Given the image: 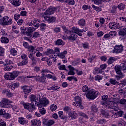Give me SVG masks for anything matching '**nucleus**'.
I'll use <instances>...</instances> for the list:
<instances>
[{
	"mask_svg": "<svg viewBox=\"0 0 126 126\" xmlns=\"http://www.w3.org/2000/svg\"><path fill=\"white\" fill-rule=\"evenodd\" d=\"M126 125V123L125 122L121 121L118 122L119 126H124Z\"/></svg>",
	"mask_w": 126,
	"mask_h": 126,
	"instance_id": "nucleus-58",
	"label": "nucleus"
},
{
	"mask_svg": "<svg viewBox=\"0 0 126 126\" xmlns=\"http://www.w3.org/2000/svg\"><path fill=\"white\" fill-rule=\"evenodd\" d=\"M78 24L80 26H84L85 25V20L83 19H81L78 21Z\"/></svg>",
	"mask_w": 126,
	"mask_h": 126,
	"instance_id": "nucleus-39",
	"label": "nucleus"
},
{
	"mask_svg": "<svg viewBox=\"0 0 126 126\" xmlns=\"http://www.w3.org/2000/svg\"><path fill=\"white\" fill-rule=\"evenodd\" d=\"M10 53L13 56H16L17 55V51L14 48L10 50Z\"/></svg>",
	"mask_w": 126,
	"mask_h": 126,
	"instance_id": "nucleus-43",
	"label": "nucleus"
},
{
	"mask_svg": "<svg viewBox=\"0 0 126 126\" xmlns=\"http://www.w3.org/2000/svg\"><path fill=\"white\" fill-rule=\"evenodd\" d=\"M0 24L3 26L11 25L12 24V19H9L8 16H5L0 19Z\"/></svg>",
	"mask_w": 126,
	"mask_h": 126,
	"instance_id": "nucleus-5",
	"label": "nucleus"
},
{
	"mask_svg": "<svg viewBox=\"0 0 126 126\" xmlns=\"http://www.w3.org/2000/svg\"><path fill=\"white\" fill-rule=\"evenodd\" d=\"M123 113L124 112H123L122 111H119L117 113H115L114 114V117L115 118H119V117H122Z\"/></svg>",
	"mask_w": 126,
	"mask_h": 126,
	"instance_id": "nucleus-34",
	"label": "nucleus"
},
{
	"mask_svg": "<svg viewBox=\"0 0 126 126\" xmlns=\"http://www.w3.org/2000/svg\"><path fill=\"white\" fill-rule=\"evenodd\" d=\"M73 31L74 32H81V33H83L84 32H86V29H82V30L79 29L78 28L74 27L73 28Z\"/></svg>",
	"mask_w": 126,
	"mask_h": 126,
	"instance_id": "nucleus-25",
	"label": "nucleus"
},
{
	"mask_svg": "<svg viewBox=\"0 0 126 126\" xmlns=\"http://www.w3.org/2000/svg\"><path fill=\"white\" fill-rule=\"evenodd\" d=\"M103 35H104V32H103L102 31L98 32H97L98 37H102Z\"/></svg>",
	"mask_w": 126,
	"mask_h": 126,
	"instance_id": "nucleus-63",
	"label": "nucleus"
},
{
	"mask_svg": "<svg viewBox=\"0 0 126 126\" xmlns=\"http://www.w3.org/2000/svg\"><path fill=\"white\" fill-rule=\"evenodd\" d=\"M109 82L111 84H113L114 85L117 84L118 85H120V86H121V84H120V83H119L118 81H116V80L114 79H110L109 80Z\"/></svg>",
	"mask_w": 126,
	"mask_h": 126,
	"instance_id": "nucleus-33",
	"label": "nucleus"
},
{
	"mask_svg": "<svg viewBox=\"0 0 126 126\" xmlns=\"http://www.w3.org/2000/svg\"><path fill=\"white\" fill-rule=\"evenodd\" d=\"M19 86V84L18 83H10V86H9V88L13 90V89H15V88H17Z\"/></svg>",
	"mask_w": 126,
	"mask_h": 126,
	"instance_id": "nucleus-19",
	"label": "nucleus"
},
{
	"mask_svg": "<svg viewBox=\"0 0 126 126\" xmlns=\"http://www.w3.org/2000/svg\"><path fill=\"white\" fill-rule=\"evenodd\" d=\"M20 29L21 30L22 33H23V34H25V35L26 34L25 31L26 30V28L25 27H21Z\"/></svg>",
	"mask_w": 126,
	"mask_h": 126,
	"instance_id": "nucleus-61",
	"label": "nucleus"
},
{
	"mask_svg": "<svg viewBox=\"0 0 126 126\" xmlns=\"http://www.w3.org/2000/svg\"><path fill=\"white\" fill-rule=\"evenodd\" d=\"M35 80H36V81H39V82H45V81H46V77H45L44 76L40 77V76H36Z\"/></svg>",
	"mask_w": 126,
	"mask_h": 126,
	"instance_id": "nucleus-20",
	"label": "nucleus"
},
{
	"mask_svg": "<svg viewBox=\"0 0 126 126\" xmlns=\"http://www.w3.org/2000/svg\"><path fill=\"white\" fill-rule=\"evenodd\" d=\"M38 21L39 22V19L37 18L35 19L33 21L34 26H35V27H37V28L39 27L40 24H39V23H38Z\"/></svg>",
	"mask_w": 126,
	"mask_h": 126,
	"instance_id": "nucleus-41",
	"label": "nucleus"
},
{
	"mask_svg": "<svg viewBox=\"0 0 126 126\" xmlns=\"http://www.w3.org/2000/svg\"><path fill=\"white\" fill-rule=\"evenodd\" d=\"M116 33L117 32H116V31H112L110 32L109 35L110 36H112V37H115V36H116Z\"/></svg>",
	"mask_w": 126,
	"mask_h": 126,
	"instance_id": "nucleus-57",
	"label": "nucleus"
},
{
	"mask_svg": "<svg viewBox=\"0 0 126 126\" xmlns=\"http://www.w3.org/2000/svg\"><path fill=\"white\" fill-rule=\"evenodd\" d=\"M41 123L40 120L33 119L31 121V124L32 126H41Z\"/></svg>",
	"mask_w": 126,
	"mask_h": 126,
	"instance_id": "nucleus-14",
	"label": "nucleus"
},
{
	"mask_svg": "<svg viewBox=\"0 0 126 126\" xmlns=\"http://www.w3.org/2000/svg\"><path fill=\"white\" fill-rule=\"evenodd\" d=\"M88 90V86L85 85L82 87V91L83 92H86Z\"/></svg>",
	"mask_w": 126,
	"mask_h": 126,
	"instance_id": "nucleus-56",
	"label": "nucleus"
},
{
	"mask_svg": "<svg viewBox=\"0 0 126 126\" xmlns=\"http://www.w3.org/2000/svg\"><path fill=\"white\" fill-rule=\"evenodd\" d=\"M91 110L94 113H97L98 112V108L95 105H93L91 107Z\"/></svg>",
	"mask_w": 126,
	"mask_h": 126,
	"instance_id": "nucleus-38",
	"label": "nucleus"
},
{
	"mask_svg": "<svg viewBox=\"0 0 126 126\" xmlns=\"http://www.w3.org/2000/svg\"><path fill=\"white\" fill-rule=\"evenodd\" d=\"M66 3H68L69 5H74L75 4V2L74 0H67L65 1Z\"/></svg>",
	"mask_w": 126,
	"mask_h": 126,
	"instance_id": "nucleus-35",
	"label": "nucleus"
},
{
	"mask_svg": "<svg viewBox=\"0 0 126 126\" xmlns=\"http://www.w3.org/2000/svg\"><path fill=\"white\" fill-rule=\"evenodd\" d=\"M35 30H36L35 28L29 27L27 28V31L25 32V35L28 36L29 37H33V35H32V33H33V31H35Z\"/></svg>",
	"mask_w": 126,
	"mask_h": 126,
	"instance_id": "nucleus-10",
	"label": "nucleus"
},
{
	"mask_svg": "<svg viewBox=\"0 0 126 126\" xmlns=\"http://www.w3.org/2000/svg\"><path fill=\"white\" fill-rule=\"evenodd\" d=\"M118 34L119 36H125L126 35V28H123V29H119Z\"/></svg>",
	"mask_w": 126,
	"mask_h": 126,
	"instance_id": "nucleus-16",
	"label": "nucleus"
},
{
	"mask_svg": "<svg viewBox=\"0 0 126 126\" xmlns=\"http://www.w3.org/2000/svg\"><path fill=\"white\" fill-rule=\"evenodd\" d=\"M78 115L79 116H81V117H83V118H85V119H87V118H88L87 115H86V114H85L83 112H79Z\"/></svg>",
	"mask_w": 126,
	"mask_h": 126,
	"instance_id": "nucleus-55",
	"label": "nucleus"
},
{
	"mask_svg": "<svg viewBox=\"0 0 126 126\" xmlns=\"http://www.w3.org/2000/svg\"><path fill=\"white\" fill-rule=\"evenodd\" d=\"M4 70H5V71H9L13 68V66H12V65L9 66L5 64H4Z\"/></svg>",
	"mask_w": 126,
	"mask_h": 126,
	"instance_id": "nucleus-24",
	"label": "nucleus"
},
{
	"mask_svg": "<svg viewBox=\"0 0 126 126\" xmlns=\"http://www.w3.org/2000/svg\"><path fill=\"white\" fill-rule=\"evenodd\" d=\"M116 61H117V58L114 57H110L107 61V63L108 64H112V63H113Z\"/></svg>",
	"mask_w": 126,
	"mask_h": 126,
	"instance_id": "nucleus-26",
	"label": "nucleus"
},
{
	"mask_svg": "<svg viewBox=\"0 0 126 126\" xmlns=\"http://www.w3.org/2000/svg\"><path fill=\"white\" fill-rule=\"evenodd\" d=\"M54 31L55 33H59L61 32V29L59 27L54 28Z\"/></svg>",
	"mask_w": 126,
	"mask_h": 126,
	"instance_id": "nucleus-59",
	"label": "nucleus"
},
{
	"mask_svg": "<svg viewBox=\"0 0 126 126\" xmlns=\"http://www.w3.org/2000/svg\"><path fill=\"white\" fill-rule=\"evenodd\" d=\"M47 105H49V100L46 98H42L40 102H38L36 104V106L38 107V108H41V107H46Z\"/></svg>",
	"mask_w": 126,
	"mask_h": 126,
	"instance_id": "nucleus-8",
	"label": "nucleus"
},
{
	"mask_svg": "<svg viewBox=\"0 0 126 126\" xmlns=\"http://www.w3.org/2000/svg\"><path fill=\"white\" fill-rule=\"evenodd\" d=\"M10 104H12V101L6 98L2 99L0 103L1 108H7L8 109L11 108V105Z\"/></svg>",
	"mask_w": 126,
	"mask_h": 126,
	"instance_id": "nucleus-4",
	"label": "nucleus"
},
{
	"mask_svg": "<svg viewBox=\"0 0 126 126\" xmlns=\"http://www.w3.org/2000/svg\"><path fill=\"white\" fill-rule=\"evenodd\" d=\"M69 117H71L73 120H75L77 118V114L75 111H71L69 113Z\"/></svg>",
	"mask_w": 126,
	"mask_h": 126,
	"instance_id": "nucleus-21",
	"label": "nucleus"
},
{
	"mask_svg": "<svg viewBox=\"0 0 126 126\" xmlns=\"http://www.w3.org/2000/svg\"><path fill=\"white\" fill-rule=\"evenodd\" d=\"M67 54V51H65L60 53L59 55L60 58L61 59H65V55Z\"/></svg>",
	"mask_w": 126,
	"mask_h": 126,
	"instance_id": "nucleus-30",
	"label": "nucleus"
},
{
	"mask_svg": "<svg viewBox=\"0 0 126 126\" xmlns=\"http://www.w3.org/2000/svg\"><path fill=\"white\" fill-rule=\"evenodd\" d=\"M10 3L15 5V6H19L20 5V3L19 2V0H12L10 1Z\"/></svg>",
	"mask_w": 126,
	"mask_h": 126,
	"instance_id": "nucleus-28",
	"label": "nucleus"
},
{
	"mask_svg": "<svg viewBox=\"0 0 126 126\" xmlns=\"http://www.w3.org/2000/svg\"><path fill=\"white\" fill-rule=\"evenodd\" d=\"M58 114L60 119H63V112L62 111H59L58 112Z\"/></svg>",
	"mask_w": 126,
	"mask_h": 126,
	"instance_id": "nucleus-62",
	"label": "nucleus"
},
{
	"mask_svg": "<svg viewBox=\"0 0 126 126\" xmlns=\"http://www.w3.org/2000/svg\"><path fill=\"white\" fill-rule=\"evenodd\" d=\"M70 35V36L67 37V38H68V40H70V41H75V40H76L77 35L75 32H73V30Z\"/></svg>",
	"mask_w": 126,
	"mask_h": 126,
	"instance_id": "nucleus-12",
	"label": "nucleus"
},
{
	"mask_svg": "<svg viewBox=\"0 0 126 126\" xmlns=\"http://www.w3.org/2000/svg\"><path fill=\"white\" fill-rule=\"evenodd\" d=\"M120 68L121 69V70H123V71H124V72H126V65L125 63H121L120 65L119 66Z\"/></svg>",
	"mask_w": 126,
	"mask_h": 126,
	"instance_id": "nucleus-36",
	"label": "nucleus"
},
{
	"mask_svg": "<svg viewBox=\"0 0 126 126\" xmlns=\"http://www.w3.org/2000/svg\"><path fill=\"white\" fill-rule=\"evenodd\" d=\"M56 45H57L58 46H60L61 45L63 44V40L62 39H58L55 42Z\"/></svg>",
	"mask_w": 126,
	"mask_h": 126,
	"instance_id": "nucleus-49",
	"label": "nucleus"
},
{
	"mask_svg": "<svg viewBox=\"0 0 126 126\" xmlns=\"http://www.w3.org/2000/svg\"><path fill=\"white\" fill-rule=\"evenodd\" d=\"M109 28L111 29H119L120 28V25L118 23L112 22L109 23Z\"/></svg>",
	"mask_w": 126,
	"mask_h": 126,
	"instance_id": "nucleus-11",
	"label": "nucleus"
},
{
	"mask_svg": "<svg viewBox=\"0 0 126 126\" xmlns=\"http://www.w3.org/2000/svg\"><path fill=\"white\" fill-rule=\"evenodd\" d=\"M118 75H115V77L117 79V80H119V79H121V78H123L124 77V75L123 74H118Z\"/></svg>",
	"mask_w": 126,
	"mask_h": 126,
	"instance_id": "nucleus-52",
	"label": "nucleus"
},
{
	"mask_svg": "<svg viewBox=\"0 0 126 126\" xmlns=\"http://www.w3.org/2000/svg\"><path fill=\"white\" fill-rule=\"evenodd\" d=\"M3 54H4V49L0 47V56H3Z\"/></svg>",
	"mask_w": 126,
	"mask_h": 126,
	"instance_id": "nucleus-60",
	"label": "nucleus"
},
{
	"mask_svg": "<svg viewBox=\"0 0 126 126\" xmlns=\"http://www.w3.org/2000/svg\"><path fill=\"white\" fill-rule=\"evenodd\" d=\"M92 1L94 2V3L95 4H101V3H102V2H103V0H92Z\"/></svg>",
	"mask_w": 126,
	"mask_h": 126,
	"instance_id": "nucleus-44",
	"label": "nucleus"
},
{
	"mask_svg": "<svg viewBox=\"0 0 126 126\" xmlns=\"http://www.w3.org/2000/svg\"><path fill=\"white\" fill-rule=\"evenodd\" d=\"M118 8L119 9V10H124V9H125V4H120L118 6Z\"/></svg>",
	"mask_w": 126,
	"mask_h": 126,
	"instance_id": "nucleus-46",
	"label": "nucleus"
},
{
	"mask_svg": "<svg viewBox=\"0 0 126 126\" xmlns=\"http://www.w3.org/2000/svg\"><path fill=\"white\" fill-rule=\"evenodd\" d=\"M19 122L21 125H25L27 124V121L24 118H21L19 119Z\"/></svg>",
	"mask_w": 126,
	"mask_h": 126,
	"instance_id": "nucleus-31",
	"label": "nucleus"
},
{
	"mask_svg": "<svg viewBox=\"0 0 126 126\" xmlns=\"http://www.w3.org/2000/svg\"><path fill=\"white\" fill-rule=\"evenodd\" d=\"M28 63V61L27 59L23 60L21 62L18 63V66H23V65H26Z\"/></svg>",
	"mask_w": 126,
	"mask_h": 126,
	"instance_id": "nucleus-18",
	"label": "nucleus"
},
{
	"mask_svg": "<svg viewBox=\"0 0 126 126\" xmlns=\"http://www.w3.org/2000/svg\"><path fill=\"white\" fill-rule=\"evenodd\" d=\"M62 28L63 29L65 34H66L67 35H70L72 32L68 30L67 28H66V27L65 26H63Z\"/></svg>",
	"mask_w": 126,
	"mask_h": 126,
	"instance_id": "nucleus-22",
	"label": "nucleus"
},
{
	"mask_svg": "<svg viewBox=\"0 0 126 126\" xmlns=\"http://www.w3.org/2000/svg\"><path fill=\"white\" fill-rule=\"evenodd\" d=\"M75 100L76 101V107H78V105H80V104H82V101H81V98L79 96H77L75 97Z\"/></svg>",
	"mask_w": 126,
	"mask_h": 126,
	"instance_id": "nucleus-23",
	"label": "nucleus"
},
{
	"mask_svg": "<svg viewBox=\"0 0 126 126\" xmlns=\"http://www.w3.org/2000/svg\"><path fill=\"white\" fill-rule=\"evenodd\" d=\"M46 55L47 56L51 54H55V51L53 50L52 49H47V51L45 52Z\"/></svg>",
	"mask_w": 126,
	"mask_h": 126,
	"instance_id": "nucleus-29",
	"label": "nucleus"
},
{
	"mask_svg": "<svg viewBox=\"0 0 126 126\" xmlns=\"http://www.w3.org/2000/svg\"><path fill=\"white\" fill-rule=\"evenodd\" d=\"M64 111L66 112V113H70V112H71V109L69 106H65L64 107Z\"/></svg>",
	"mask_w": 126,
	"mask_h": 126,
	"instance_id": "nucleus-50",
	"label": "nucleus"
},
{
	"mask_svg": "<svg viewBox=\"0 0 126 126\" xmlns=\"http://www.w3.org/2000/svg\"><path fill=\"white\" fill-rule=\"evenodd\" d=\"M115 70L117 74H123V73L121 72L122 69H121L120 65H117L115 67Z\"/></svg>",
	"mask_w": 126,
	"mask_h": 126,
	"instance_id": "nucleus-27",
	"label": "nucleus"
},
{
	"mask_svg": "<svg viewBox=\"0 0 126 126\" xmlns=\"http://www.w3.org/2000/svg\"><path fill=\"white\" fill-rule=\"evenodd\" d=\"M23 105L24 106V109L28 110L29 112H31V113L33 112V111L35 110V109H36V107L35 106V104H34V103H23Z\"/></svg>",
	"mask_w": 126,
	"mask_h": 126,
	"instance_id": "nucleus-6",
	"label": "nucleus"
},
{
	"mask_svg": "<svg viewBox=\"0 0 126 126\" xmlns=\"http://www.w3.org/2000/svg\"><path fill=\"white\" fill-rule=\"evenodd\" d=\"M56 9L54 7H50L48 8L45 12H44V14L45 16L44 19L46 21H47L48 23H54L56 21V17L52 16V14H54Z\"/></svg>",
	"mask_w": 126,
	"mask_h": 126,
	"instance_id": "nucleus-1",
	"label": "nucleus"
},
{
	"mask_svg": "<svg viewBox=\"0 0 126 126\" xmlns=\"http://www.w3.org/2000/svg\"><path fill=\"white\" fill-rule=\"evenodd\" d=\"M118 9V7L114 6L112 7V8L111 9L110 12L111 13H115L116 11H117V9Z\"/></svg>",
	"mask_w": 126,
	"mask_h": 126,
	"instance_id": "nucleus-53",
	"label": "nucleus"
},
{
	"mask_svg": "<svg viewBox=\"0 0 126 126\" xmlns=\"http://www.w3.org/2000/svg\"><path fill=\"white\" fill-rule=\"evenodd\" d=\"M99 95V92L94 89L90 90L86 94V97L91 100H95Z\"/></svg>",
	"mask_w": 126,
	"mask_h": 126,
	"instance_id": "nucleus-2",
	"label": "nucleus"
},
{
	"mask_svg": "<svg viewBox=\"0 0 126 126\" xmlns=\"http://www.w3.org/2000/svg\"><path fill=\"white\" fill-rule=\"evenodd\" d=\"M124 51V46L122 45H116L114 47L113 53H116V54H120Z\"/></svg>",
	"mask_w": 126,
	"mask_h": 126,
	"instance_id": "nucleus-9",
	"label": "nucleus"
},
{
	"mask_svg": "<svg viewBox=\"0 0 126 126\" xmlns=\"http://www.w3.org/2000/svg\"><path fill=\"white\" fill-rule=\"evenodd\" d=\"M46 25H47L44 23H41L39 25V26L40 27V30H41L42 31H44V30H45V29H46Z\"/></svg>",
	"mask_w": 126,
	"mask_h": 126,
	"instance_id": "nucleus-40",
	"label": "nucleus"
},
{
	"mask_svg": "<svg viewBox=\"0 0 126 126\" xmlns=\"http://www.w3.org/2000/svg\"><path fill=\"white\" fill-rule=\"evenodd\" d=\"M95 80H101L102 79V76L100 75H97L95 77Z\"/></svg>",
	"mask_w": 126,
	"mask_h": 126,
	"instance_id": "nucleus-64",
	"label": "nucleus"
},
{
	"mask_svg": "<svg viewBox=\"0 0 126 126\" xmlns=\"http://www.w3.org/2000/svg\"><path fill=\"white\" fill-rule=\"evenodd\" d=\"M59 70H66V71H68L67 70L66 68H65V65H62L58 67Z\"/></svg>",
	"mask_w": 126,
	"mask_h": 126,
	"instance_id": "nucleus-45",
	"label": "nucleus"
},
{
	"mask_svg": "<svg viewBox=\"0 0 126 126\" xmlns=\"http://www.w3.org/2000/svg\"><path fill=\"white\" fill-rule=\"evenodd\" d=\"M20 72L19 71H14L12 72L5 74L4 77L7 80H14L18 75H19Z\"/></svg>",
	"mask_w": 126,
	"mask_h": 126,
	"instance_id": "nucleus-3",
	"label": "nucleus"
},
{
	"mask_svg": "<svg viewBox=\"0 0 126 126\" xmlns=\"http://www.w3.org/2000/svg\"><path fill=\"white\" fill-rule=\"evenodd\" d=\"M6 64L7 65H9L10 64H12V63H13V62H12V61L9 60V59H6L5 61Z\"/></svg>",
	"mask_w": 126,
	"mask_h": 126,
	"instance_id": "nucleus-48",
	"label": "nucleus"
},
{
	"mask_svg": "<svg viewBox=\"0 0 126 126\" xmlns=\"http://www.w3.org/2000/svg\"><path fill=\"white\" fill-rule=\"evenodd\" d=\"M101 114L105 117L107 118V119H109L110 118V113H109V111H105L103 109L101 110Z\"/></svg>",
	"mask_w": 126,
	"mask_h": 126,
	"instance_id": "nucleus-17",
	"label": "nucleus"
},
{
	"mask_svg": "<svg viewBox=\"0 0 126 126\" xmlns=\"http://www.w3.org/2000/svg\"><path fill=\"white\" fill-rule=\"evenodd\" d=\"M55 124V121L54 120H50L47 122V125L48 126H52V125H54Z\"/></svg>",
	"mask_w": 126,
	"mask_h": 126,
	"instance_id": "nucleus-54",
	"label": "nucleus"
},
{
	"mask_svg": "<svg viewBox=\"0 0 126 126\" xmlns=\"http://www.w3.org/2000/svg\"><path fill=\"white\" fill-rule=\"evenodd\" d=\"M29 98L31 102H35V105L37 106L39 99H38V98H37L36 95L34 94H31Z\"/></svg>",
	"mask_w": 126,
	"mask_h": 126,
	"instance_id": "nucleus-13",
	"label": "nucleus"
},
{
	"mask_svg": "<svg viewBox=\"0 0 126 126\" xmlns=\"http://www.w3.org/2000/svg\"><path fill=\"white\" fill-rule=\"evenodd\" d=\"M1 42L4 44H7L9 42L8 38L5 37H1Z\"/></svg>",
	"mask_w": 126,
	"mask_h": 126,
	"instance_id": "nucleus-32",
	"label": "nucleus"
},
{
	"mask_svg": "<svg viewBox=\"0 0 126 126\" xmlns=\"http://www.w3.org/2000/svg\"><path fill=\"white\" fill-rule=\"evenodd\" d=\"M50 110L52 111V112L56 111V110H57V105L55 104L51 105L50 106Z\"/></svg>",
	"mask_w": 126,
	"mask_h": 126,
	"instance_id": "nucleus-47",
	"label": "nucleus"
},
{
	"mask_svg": "<svg viewBox=\"0 0 126 126\" xmlns=\"http://www.w3.org/2000/svg\"><path fill=\"white\" fill-rule=\"evenodd\" d=\"M27 49L29 52H31L32 53H33L34 52V50H35V47L32 45H30Z\"/></svg>",
	"mask_w": 126,
	"mask_h": 126,
	"instance_id": "nucleus-42",
	"label": "nucleus"
},
{
	"mask_svg": "<svg viewBox=\"0 0 126 126\" xmlns=\"http://www.w3.org/2000/svg\"><path fill=\"white\" fill-rule=\"evenodd\" d=\"M3 117L5 119H9V118H10L11 117V115H10L9 113L5 112V114L3 115Z\"/></svg>",
	"mask_w": 126,
	"mask_h": 126,
	"instance_id": "nucleus-51",
	"label": "nucleus"
},
{
	"mask_svg": "<svg viewBox=\"0 0 126 126\" xmlns=\"http://www.w3.org/2000/svg\"><path fill=\"white\" fill-rule=\"evenodd\" d=\"M101 105H103L104 106V107H106V109L112 110V109H115V106L117 105V103L113 101H109L107 103L101 102Z\"/></svg>",
	"mask_w": 126,
	"mask_h": 126,
	"instance_id": "nucleus-7",
	"label": "nucleus"
},
{
	"mask_svg": "<svg viewBox=\"0 0 126 126\" xmlns=\"http://www.w3.org/2000/svg\"><path fill=\"white\" fill-rule=\"evenodd\" d=\"M22 89H23L25 94H27V93L31 92V90H32V88L31 87L27 86H22Z\"/></svg>",
	"mask_w": 126,
	"mask_h": 126,
	"instance_id": "nucleus-15",
	"label": "nucleus"
},
{
	"mask_svg": "<svg viewBox=\"0 0 126 126\" xmlns=\"http://www.w3.org/2000/svg\"><path fill=\"white\" fill-rule=\"evenodd\" d=\"M39 113L41 115H45V114H46V109L43 108V107H39Z\"/></svg>",
	"mask_w": 126,
	"mask_h": 126,
	"instance_id": "nucleus-37",
	"label": "nucleus"
}]
</instances>
